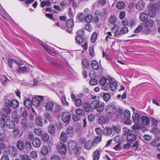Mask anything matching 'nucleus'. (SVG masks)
Here are the masks:
<instances>
[{
  "mask_svg": "<svg viewBox=\"0 0 160 160\" xmlns=\"http://www.w3.org/2000/svg\"><path fill=\"white\" fill-rule=\"evenodd\" d=\"M154 24V22L152 20L150 19L147 21L144 26V32L146 34H150L152 32L151 28Z\"/></svg>",
  "mask_w": 160,
  "mask_h": 160,
  "instance_id": "f257e3e1",
  "label": "nucleus"
},
{
  "mask_svg": "<svg viewBox=\"0 0 160 160\" xmlns=\"http://www.w3.org/2000/svg\"><path fill=\"white\" fill-rule=\"evenodd\" d=\"M5 104L7 107H12L13 108L15 109L18 107L19 103L16 100L13 99L11 100L9 99H7L5 102Z\"/></svg>",
  "mask_w": 160,
  "mask_h": 160,
  "instance_id": "f03ea898",
  "label": "nucleus"
},
{
  "mask_svg": "<svg viewBox=\"0 0 160 160\" xmlns=\"http://www.w3.org/2000/svg\"><path fill=\"white\" fill-rule=\"evenodd\" d=\"M110 81V78H106L102 77L100 80L99 83L100 84L103 86L102 89L103 90L107 91L108 89V87L107 86Z\"/></svg>",
  "mask_w": 160,
  "mask_h": 160,
  "instance_id": "7ed1b4c3",
  "label": "nucleus"
},
{
  "mask_svg": "<svg viewBox=\"0 0 160 160\" xmlns=\"http://www.w3.org/2000/svg\"><path fill=\"white\" fill-rule=\"evenodd\" d=\"M40 43L48 54L52 56H55V51L53 48L48 46L47 45L43 43L42 41L40 42Z\"/></svg>",
  "mask_w": 160,
  "mask_h": 160,
  "instance_id": "20e7f679",
  "label": "nucleus"
},
{
  "mask_svg": "<svg viewBox=\"0 0 160 160\" xmlns=\"http://www.w3.org/2000/svg\"><path fill=\"white\" fill-rule=\"evenodd\" d=\"M32 104L35 106H38L41 102H43V97L41 96H38L32 99Z\"/></svg>",
  "mask_w": 160,
  "mask_h": 160,
  "instance_id": "39448f33",
  "label": "nucleus"
},
{
  "mask_svg": "<svg viewBox=\"0 0 160 160\" xmlns=\"http://www.w3.org/2000/svg\"><path fill=\"white\" fill-rule=\"evenodd\" d=\"M105 110L107 113L112 115L115 114L117 111L116 107L111 105L107 106L105 108Z\"/></svg>",
  "mask_w": 160,
  "mask_h": 160,
  "instance_id": "423d86ee",
  "label": "nucleus"
},
{
  "mask_svg": "<svg viewBox=\"0 0 160 160\" xmlns=\"http://www.w3.org/2000/svg\"><path fill=\"white\" fill-rule=\"evenodd\" d=\"M42 105L47 111H51L53 109L54 104L52 102L49 101L42 103Z\"/></svg>",
  "mask_w": 160,
  "mask_h": 160,
  "instance_id": "0eeeda50",
  "label": "nucleus"
},
{
  "mask_svg": "<svg viewBox=\"0 0 160 160\" xmlns=\"http://www.w3.org/2000/svg\"><path fill=\"white\" fill-rule=\"evenodd\" d=\"M62 121L65 123H68L71 118V115L69 113L67 112H64L62 115Z\"/></svg>",
  "mask_w": 160,
  "mask_h": 160,
  "instance_id": "6e6552de",
  "label": "nucleus"
},
{
  "mask_svg": "<svg viewBox=\"0 0 160 160\" xmlns=\"http://www.w3.org/2000/svg\"><path fill=\"white\" fill-rule=\"evenodd\" d=\"M58 151L62 154H65L67 152V149L65 145L63 143H60L57 146Z\"/></svg>",
  "mask_w": 160,
  "mask_h": 160,
  "instance_id": "1a4fd4ad",
  "label": "nucleus"
},
{
  "mask_svg": "<svg viewBox=\"0 0 160 160\" xmlns=\"http://www.w3.org/2000/svg\"><path fill=\"white\" fill-rule=\"evenodd\" d=\"M68 147L71 151L75 150L77 149V144L75 141L73 140H70L68 142Z\"/></svg>",
  "mask_w": 160,
  "mask_h": 160,
  "instance_id": "9d476101",
  "label": "nucleus"
},
{
  "mask_svg": "<svg viewBox=\"0 0 160 160\" xmlns=\"http://www.w3.org/2000/svg\"><path fill=\"white\" fill-rule=\"evenodd\" d=\"M107 86L109 87L110 89L112 91H115L117 87V82L114 81L111 78H110V81L109 83Z\"/></svg>",
  "mask_w": 160,
  "mask_h": 160,
  "instance_id": "9b49d317",
  "label": "nucleus"
},
{
  "mask_svg": "<svg viewBox=\"0 0 160 160\" xmlns=\"http://www.w3.org/2000/svg\"><path fill=\"white\" fill-rule=\"evenodd\" d=\"M107 12V10L106 8H103L102 10L98 9L96 11L95 14L98 16L103 17L106 14Z\"/></svg>",
  "mask_w": 160,
  "mask_h": 160,
  "instance_id": "f8f14e48",
  "label": "nucleus"
},
{
  "mask_svg": "<svg viewBox=\"0 0 160 160\" xmlns=\"http://www.w3.org/2000/svg\"><path fill=\"white\" fill-rule=\"evenodd\" d=\"M148 8L149 10L158 11L160 9V7L159 4L151 3L149 4Z\"/></svg>",
  "mask_w": 160,
  "mask_h": 160,
  "instance_id": "ddd939ff",
  "label": "nucleus"
},
{
  "mask_svg": "<svg viewBox=\"0 0 160 160\" xmlns=\"http://www.w3.org/2000/svg\"><path fill=\"white\" fill-rule=\"evenodd\" d=\"M148 14L144 12L141 13L139 15V19L142 22H145L148 18Z\"/></svg>",
  "mask_w": 160,
  "mask_h": 160,
  "instance_id": "4468645a",
  "label": "nucleus"
},
{
  "mask_svg": "<svg viewBox=\"0 0 160 160\" xmlns=\"http://www.w3.org/2000/svg\"><path fill=\"white\" fill-rule=\"evenodd\" d=\"M126 139L128 142H133L136 140V137L134 134L129 133L127 135Z\"/></svg>",
  "mask_w": 160,
  "mask_h": 160,
  "instance_id": "2eb2a0df",
  "label": "nucleus"
},
{
  "mask_svg": "<svg viewBox=\"0 0 160 160\" xmlns=\"http://www.w3.org/2000/svg\"><path fill=\"white\" fill-rule=\"evenodd\" d=\"M32 144L34 147L38 148L41 144V140L38 138H35L32 140Z\"/></svg>",
  "mask_w": 160,
  "mask_h": 160,
  "instance_id": "dca6fc26",
  "label": "nucleus"
},
{
  "mask_svg": "<svg viewBox=\"0 0 160 160\" xmlns=\"http://www.w3.org/2000/svg\"><path fill=\"white\" fill-rule=\"evenodd\" d=\"M145 3L143 1H139L136 5V8L138 10L142 9L145 7Z\"/></svg>",
  "mask_w": 160,
  "mask_h": 160,
  "instance_id": "f3484780",
  "label": "nucleus"
},
{
  "mask_svg": "<svg viewBox=\"0 0 160 160\" xmlns=\"http://www.w3.org/2000/svg\"><path fill=\"white\" fill-rule=\"evenodd\" d=\"M141 120L142 123L144 125L147 126L149 124L150 120L145 116H143L142 117Z\"/></svg>",
  "mask_w": 160,
  "mask_h": 160,
  "instance_id": "a211bd4d",
  "label": "nucleus"
},
{
  "mask_svg": "<svg viewBox=\"0 0 160 160\" xmlns=\"http://www.w3.org/2000/svg\"><path fill=\"white\" fill-rule=\"evenodd\" d=\"M11 112V110L10 108H6L2 110L1 113L3 116L6 117L7 114H10Z\"/></svg>",
  "mask_w": 160,
  "mask_h": 160,
  "instance_id": "6ab92c4d",
  "label": "nucleus"
},
{
  "mask_svg": "<svg viewBox=\"0 0 160 160\" xmlns=\"http://www.w3.org/2000/svg\"><path fill=\"white\" fill-rule=\"evenodd\" d=\"M132 119L133 121L135 123H137L139 121L140 116L137 113H134L132 115Z\"/></svg>",
  "mask_w": 160,
  "mask_h": 160,
  "instance_id": "aec40b11",
  "label": "nucleus"
},
{
  "mask_svg": "<svg viewBox=\"0 0 160 160\" xmlns=\"http://www.w3.org/2000/svg\"><path fill=\"white\" fill-rule=\"evenodd\" d=\"M21 126L24 129L27 128V125L28 123V120L26 118H22L21 121Z\"/></svg>",
  "mask_w": 160,
  "mask_h": 160,
  "instance_id": "412c9836",
  "label": "nucleus"
},
{
  "mask_svg": "<svg viewBox=\"0 0 160 160\" xmlns=\"http://www.w3.org/2000/svg\"><path fill=\"white\" fill-rule=\"evenodd\" d=\"M92 146H94L92 141L91 140H89L86 142L84 148L86 149L89 150Z\"/></svg>",
  "mask_w": 160,
  "mask_h": 160,
  "instance_id": "4be33fe9",
  "label": "nucleus"
},
{
  "mask_svg": "<svg viewBox=\"0 0 160 160\" xmlns=\"http://www.w3.org/2000/svg\"><path fill=\"white\" fill-rule=\"evenodd\" d=\"M102 140V136L96 137L92 141L94 146H96Z\"/></svg>",
  "mask_w": 160,
  "mask_h": 160,
  "instance_id": "5701e85b",
  "label": "nucleus"
},
{
  "mask_svg": "<svg viewBox=\"0 0 160 160\" xmlns=\"http://www.w3.org/2000/svg\"><path fill=\"white\" fill-rule=\"evenodd\" d=\"M24 105L27 108H30L32 104V101H31L29 99H26L24 101Z\"/></svg>",
  "mask_w": 160,
  "mask_h": 160,
  "instance_id": "b1692460",
  "label": "nucleus"
},
{
  "mask_svg": "<svg viewBox=\"0 0 160 160\" xmlns=\"http://www.w3.org/2000/svg\"><path fill=\"white\" fill-rule=\"evenodd\" d=\"M108 21L111 24L114 25L116 22L117 18L115 16L112 15L109 18Z\"/></svg>",
  "mask_w": 160,
  "mask_h": 160,
  "instance_id": "393cba45",
  "label": "nucleus"
},
{
  "mask_svg": "<svg viewBox=\"0 0 160 160\" xmlns=\"http://www.w3.org/2000/svg\"><path fill=\"white\" fill-rule=\"evenodd\" d=\"M83 107L84 110L86 112H88L91 110L92 107L91 104L90 105L89 103L86 102L83 104Z\"/></svg>",
  "mask_w": 160,
  "mask_h": 160,
  "instance_id": "a878e982",
  "label": "nucleus"
},
{
  "mask_svg": "<svg viewBox=\"0 0 160 160\" xmlns=\"http://www.w3.org/2000/svg\"><path fill=\"white\" fill-rule=\"evenodd\" d=\"M48 152V150L47 147L43 146L41 149V153L43 156H46Z\"/></svg>",
  "mask_w": 160,
  "mask_h": 160,
  "instance_id": "bb28decb",
  "label": "nucleus"
},
{
  "mask_svg": "<svg viewBox=\"0 0 160 160\" xmlns=\"http://www.w3.org/2000/svg\"><path fill=\"white\" fill-rule=\"evenodd\" d=\"M6 125L7 127L9 128H13L15 127L14 122L9 120H7L6 121Z\"/></svg>",
  "mask_w": 160,
  "mask_h": 160,
  "instance_id": "cd10ccee",
  "label": "nucleus"
},
{
  "mask_svg": "<svg viewBox=\"0 0 160 160\" xmlns=\"http://www.w3.org/2000/svg\"><path fill=\"white\" fill-rule=\"evenodd\" d=\"M100 153L98 150H96L93 152V160H98L99 158Z\"/></svg>",
  "mask_w": 160,
  "mask_h": 160,
  "instance_id": "c85d7f7f",
  "label": "nucleus"
},
{
  "mask_svg": "<svg viewBox=\"0 0 160 160\" xmlns=\"http://www.w3.org/2000/svg\"><path fill=\"white\" fill-rule=\"evenodd\" d=\"M66 26L68 28H71L74 26V22L72 19L68 20L66 22Z\"/></svg>",
  "mask_w": 160,
  "mask_h": 160,
  "instance_id": "c756f323",
  "label": "nucleus"
},
{
  "mask_svg": "<svg viewBox=\"0 0 160 160\" xmlns=\"http://www.w3.org/2000/svg\"><path fill=\"white\" fill-rule=\"evenodd\" d=\"M100 103V102L98 100H93L91 103L92 108L96 109L99 105Z\"/></svg>",
  "mask_w": 160,
  "mask_h": 160,
  "instance_id": "7c9ffc66",
  "label": "nucleus"
},
{
  "mask_svg": "<svg viewBox=\"0 0 160 160\" xmlns=\"http://www.w3.org/2000/svg\"><path fill=\"white\" fill-rule=\"evenodd\" d=\"M105 106V104L104 103L101 102L96 109L98 112H101L104 110Z\"/></svg>",
  "mask_w": 160,
  "mask_h": 160,
  "instance_id": "2f4dec72",
  "label": "nucleus"
},
{
  "mask_svg": "<svg viewBox=\"0 0 160 160\" xmlns=\"http://www.w3.org/2000/svg\"><path fill=\"white\" fill-rule=\"evenodd\" d=\"M24 144L23 142L21 140H18L17 142V147L20 150H22L24 148Z\"/></svg>",
  "mask_w": 160,
  "mask_h": 160,
  "instance_id": "473e14b6",
  "label": "nucleus"
},
{
  "mask_svg": "<svg viewBox=\"0 0 160 160\" xmlns=\"http://www.w3.org/2000/svg\"><path fill=\"white\" fill-rule=\"evenodd\" d=\"M28 71L27 68L25 67H20L17 69L19 73H22L26 72Z\"/></svg>",
  "mask_w": 160,
  "mask_h": 160,
  "instance_id": "72a5a7b5",
  "label": "nucleus"
},
{
  "mask_svg": "<svg viewBox=\"0 0 160 160\" xmlns=\"http://www.w3.org/2000/svg\"><path fill=\"white\" fill-rule=\"evenodd\" d=\"M1 80L2 84L4 85H6L9 81L8 79L5 76H1Z\"/></svg>",
  "mask_w": 160,
  "mask_h": 160,
  "instance_id": "f704fd0d",
  "label": "nucleus"
},
{
  "mask_svg": "<svg viewBox=\"0 0 160 160\" xmlns=\"http://www.w3.org/2000/svg\"><path fill=\"white\" fill-rule=\"evenodd\" d=\"M92 66V68L94 70H97L99 68V65L96 61L93 60L91 63Z\"/></svg>",
  "mask_w": 160,
  "mask_h": 160,
  "instance_id": "c9c22d12",
  "label": "nucleus"
},
{
  "mask_svg": "<svg viewBox=\"0 0 160 160\" xmlns=\"http://www.w3.org/2000/svg\"><path fill=\"white\" fill-rule=\"evenodd\" d=\"M61 140L63 142H65L67 140V137L65 132H62L60 135Z\"/></svg>",
  "mask_w": 160,
  "mask_h": 160,
  "instance_id": "e433bc0d",
  "label": "nucleus"
},
{
  "mask_svg": "<svg viewBox=\"0 0 160 160\" xmlns=\"http://www.w3.org/2000/svg\"><path fill=\"white\" fill-rule=\"evenodd\" d=\"M75 112L78 115L81 116L84 114L85 112L82 109L78 108L75 110Z\"/></svg>",
  "mask_w": 160,
  "mask_h": 160,
  "instance_id": "4c0bfd02",
  "label": "nucleus"
},
{
  "mask_svg": "<svg viewBox=\"0 0 160 160\" xmlns=\"http://www.w3.org/2000/svg\"><path fill=\"white\" fill-rule=\"evenodd\" d=\"M104 100L106 101H108L110 98V95L108 93H102Z\"/></svg>",
  "mask_w": 160,
  "mask_h": 160,
  "instance_id": "58836bf2",
  "label": "nucleus"
},
{
  "mask_svg": "<svg viewBox=\"0 0 160 160\" xmlns=\"http://www.w3.org/2000/svg\"><path fill=\"white\" fill-rule=\"evenodd\" d=\"M104 132L105 134L110 136L112 133V130L110 128H107L104 129Z\"/></svg>",
  "mask_w": 160,
  "mask_h": 160,
  "instance_id": "ea45409f",
  "label": "nucleus"
},
{
  "mask_svg": "<svg viewBox=\"0 0 160 160\" xmlns=\"http://www.w3.org/2000/svg\"><path fill=\"white\" fill-rule=\"evenodd\" d=\"M82 65L84 68H88L89 66V62L87 59H85L83 60Z\"/></svg>",
  "mask_w": 160,
  "mask_h": 160,
  "instance_id": "a19ab883",
  "label": "nucleus"
},
{
  "mask_svg": "<svg viewBox=\"0 0 160 160\" xmlns=\"http://www.w3.org/2000/svg\"><path fill=\"white\" fill-rule=\"evenodd\" d=\"M51 4V3L49 1H43L41 2L40 6L41 7L43 8L45 6H49Z\"/></svg>",
  "mask_w": 160,
  "mask_h": 160,
  "instance_id": "79ce46f5",
  "label": "nucleus"
},
{
  "mask_svg": "<svg viewBox=\"0 0 160 160\" xmlns=\"http://www.w3.org/2000/svg\"><path fill=\"white\" fill-rule=\"evenodd\" d=\"M48 131L49 133L51 134H53L55 132V128L53 125H50L48 127Z\"/></svg>",
  "mask_w": 160,
  "mask_h": 160,
  "instance_id": "37998d69",
  "label": "nucleus"
},
{
  "mask_svg": "<svg viewBox=\"0 0 160 160\" xmlns=\"http://www.w3.org/2000/svg\"><path fill=\"white\" fill-rule=\"evenodd\" d=\"M16 61L12 58H10L8 60V64L11 68H12V65L16 63Z\"/></svg>",
  "mask_w": 160,
  "mask_h": 160,
  "instance_id": "c03bdc74",
  "label": "nucleus"
},
{
  "mask_svg": "<svg viewBox=\"0 0 160 160\" xmlns=\"http://www.w3.org/2000/svg\"><path fill=\"white\" fill-rule=\"evenodd\" d=\"M132 128L133 131L138 130L142 128V125L139 124H135L132 126Z\"/></svg>",
  "mask_w": 160,
  "mask_h": 160,
  "instance_id": "a18cd8bd",
  "label": "nucleus"
},
{
  "mask_svg": "<svg viewBox=\"0 0 160 160\" xmlns=\"http://www.w3.org/2000/svg\"><path fill=\"white\" fill-rule=\"evenodd\" d=\"M98 37V33L96 32H94L92 35L91 40L92 43H94L96 41Z\"/></svg>",
  "mask_w": 160,
  "mask_h": 160,
  "instance_id": "49530a36",
  "label": "nucleus"
},
{
  "mask_svg": "<svg viewBox=\"0 0 160 160\" xmlns=\"http://www.w3.org/2000/svg\"><path fill=\"white\" fill-rule=\"evenodd\" d=\"M49 137L47 133H44L42 136V140L45 142H48L49 139Z\"/></svg>",
  "mask_w": 160,
  "mask_h": 160,
  "instance_id": "de8ad7c7",
  "label": "nucleus"
},
{
  "mask_svg": "<svg viewBox=\"0 0 160 160\" xmlns=\"http://www.w3.org/2000/svg\"><path fill=\"white\" fill-rule=\"evenodd\" d=\"M73 132L74 130L72 126H69L66 131L67 134L71 135L73 134Z\"/></svg>",
  "mask_w": 160,
  "mask_h": 160,
  "instance_id": "09e8293b",
  "label": "nucleus"
},
{
  "mask_svg": "<svg viewBox=\"0 0 160 160\" xmlns=\"http://www.w3.org/2000/svg\"><path fill=\"white\" fill-rule=\"evenodd\" d=\"M116 6L118 9H121L124 7L125 4L122 2H119L116 4Z\"/></svg>",
  "mask_w": 160,
  "mask_h": 160,
  "instance_id": "8fccbe9b",
  "label": "nucleus"
},
{
  "mask_svg": "<svg viewBox=\"0 0 160 160\" xmlns=\"http://www.w3.org/2000/svg\"><path fill=\"white\" fill-rule=\"evenodd\" d=\"M62 109L61 106L59 104H57L54 107L53 111L55 112H59Z\"/></svg>",
  "mask_w": 160,
  "mask_h": 160,
  "instance_id": "3c124183",
  "label": "nucleus"
},
{
  "mask_svg": "<svg viewBox=\"0 0 160 160\" xmlns=\"http://www.w3.org/2000/svg\"><path fill=\"white\" fill-rule=\"evenodd\" d=\"M128 28L126 27L122 28L120 30V33L122 34H126L128 32Z\"/></svg>",
  "mask_w": 160,
  "mask_h": 160,
  "instance_id": "603ef678",
  "label": "nucleus"
},
{
  "mask_svg": "<svg viewBox=\"0 0 160 160\" xmlns=\"http://www.w3.org/2000/svg\"><path fill=\"white\" fill-rule=\"evenodd\" d=\"M19 158L22 160H30L29 156L27 155L20 154Z\"/></svg>",
  "mask_w": 160,
  "mask_h": 160,
  "instance_id": "864d4df0",
  "label": "nucleus"
},
{
  "mask_svg": "<svg viewBox=\"0 0 160 160\" xmlns=\"http://www.w3.org/2000/svg\"><path fill=\"white\" fill-rule=\"evenodd\" d=\"M92 19V16L90 15H87L85 18V22L88 23L91 22Z\"/></svg>",
  "mask_w": 160,
  "mask_h": 160,
  "instance_id": "5fc2aeb1",
  "label": "nucleus"
},
{
  "mask_svg": "<svg viewBox=\"0 0 160 160\" xmlns=\"http://www.w3.org/2000/svg\"><path fill=\"white\" fill-rule=\"evenodd\" d=\"M106 122V119L103 116L100 117L98 120V122L101 124H103Z\"/></svg>",
  "mask_w": 160,
  "mask_h": 160,
  "instance_id": "6e6d98bb",
  "label": "nucleus"
},
{
  "mask_svg": "<svg viewBox=\"0 0 160 160\" xmlns=\"http://www.w3.org/2000/svg\"><path fill=\"white\" fill-rule=\"evenodd\" d=\"M84 31L83 29H80L78 30L76 33L77 34V37H82L84 34Z\"/></svg>",
  "mask_w": 160,
  "mask_h": 160,
  "instance_id": "4d7b16f0",
  "label": "nucleus"
},
{
  "mask_svg": "<svg viewBox=\"0 0 160 160\" xmlns=\"http://www.w3.org/2000/svg\"><path fill=\"white\" fill-rule=\"evenodd\" d=\"M140 143L139 141H136L134 142L132 146V148L134 150H137L139 146Z\"/></svg>",
  "mask_w": 160,
  "mask_h": 160,
  "instance_id": "13d9d810",
  "label": "nucleus"
},
{
  "mask_svg": "<svg viewBox=\"0 0 160 160\" xmlns=\"http://www.w3.org/2000/svg\"><path fill=\"white\" fill-rule=\"evenodd\" d=\"M148 14L151 18H154L156 15V13L154 10H149Z\"/></svg>",
  "mask_w": 160,
  "mask_h": 160,
  "instance_id": "bf43d9fd",
  "label": "nucleus"
},
{
  "mask_svg": "<svg viewBox=\"0 0 160 160\" xmlns=\"http://www.w3.org/2000/svg\"><path fill=\"white\" fill-rule=\"evenodd\" d=\"M124 114L125 117L127 119H129L130 118V113L129 111L126 110L124 111Z\"/></svg>",
  "mask_w": 160,
  "mask_h": 160,
  "instance_id": "052dcab7",
  "label": "nucleus"
},
{
  "mask_svg": "<svg viewBox=\"0 0 160 160\" xmlns=\"http://www.w3.org/2000/svg\"><path fill=\"white\" fill-rule=\"evenodd\" d=\"M76 42L79 44H82L83 41V39L82 37H77L75 38Z\"/></svg>",
  "mask_w": 160,
  "mask_h": 160,
  "instance_id": "680f3d73",
  "label": "nucleus"
},
{
  "mask_svg": "<svg viewBox=\"0 0 160 160\" xmlns=\"http://www.w3.org/2000/svg\"><path fill=\"white\" fill-rule=\"evenodd\" d=\"M112 129L117 133L119 132L120 131L119 127L117 125H113L112 127Z\"/></svg>",
  "mask_w": 160,
  "mask_h": 160,
  "instance_id": "e2e57ef3",
  "label": "nucleus"
},
{
  "mask_svg": "<svg viewBox=\"0 0 160 160\" xmlns=\"http://www.w3.org/2000/svg\"><path fill=\"white\" fill-rule=\"evenodd\" d=\"M6 124L5 120L3 118L0 119V127L1 128H3L5 126Z\"/></svg>",
  "mask_w": 160,
  "mask_h": 160,
  "instance_id": "0e129e2a",
  "label": "nucleus"
},
{
  "mask_svg": "<svg viewBox=\"0 0 160 160\" xmlns=\"http://www.w3.org/2000/svg\"><path fill=\"white\" fill-rule=\"evenodd\" d=\"M6 136L5 133H2L0 134V141L2 142L6 140Z\"/></svg>",
  "mask_w": 160,
  "mask_h": 160,
  "instance_id": "69168bd1",
  "label": "nucleus"
},
{
  "mask_svg": "<svg viewBox=\"0 0 160 160\" xmlns=\"http://www.w3.org/2000/svg\"><path fill=\"white\" fill-rule=\"evenodd\" d=\"M36 124L39 126H42V123L41 121V119L39 118H37L35 120Z\"/></svg>",
  "mask_w": 160,
  "mask_h": 160,
  "instance_id": "338daca9",
  "label": "nucleus"
},
{
  "mask_svg": "<svg viewBox=\"0 0 160 160\" xmlns=\"http://www.w3.org/2000/svg\"><path fill=\"white\" fill-rule=\"evenodd\" d=\"M85 29L88 31L90 32L92 30V28L89 23H88L85 26Z\"/></svg>",
  "mask_w": 160,
  "mask_h": 160,
  "instance_id": "774afa93",
  "label": "nucleus"
}]
</instances>
